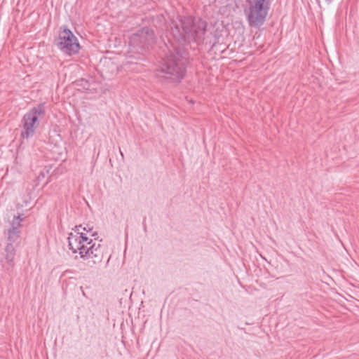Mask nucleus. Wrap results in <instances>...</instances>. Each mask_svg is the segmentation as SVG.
<instances>
[{
  "mask_svg": "<svg viewBox=\"0 0 359 359\" xmlns=\"http://www.w3.org/2000/svg\"><path fill=\"white\" fill-rule=\"evenodd\" d=\"M172 25L170 33L179 42L211 43L208 41L207 22L201 18L179 16Z\"/></svg>",
  "mask_w": 359,
  "mask_h": 359,
  "instance_id": "1",
  "label": "nucleus"
},
{
  "mask_svg": "<svg viewBox=\"0 0 359 359\" xmlns=\"http://www.w3.org/2000/svg\"><path fill=\"white\" fill-rule=\"evenodd\" d=\"M188 62V53L183 48H175L163 59L158 71L167 79L180 81L185 76Z\"/></svg>",
  "mask_w": 359,
  "mask_h": 359,
  "instance_id": "2",
  "label": "nucleus"
},
{
  "mask_svg": "<svg viewBox=\"0 0 359 359\" xmlns=\"http://www.w3.org/2000/svg\"><path fill=\"white\" fill-rule=\"evenodd\" d=\"M68 246L73 253L79 252L83 259H92L94 264L102 262L103 248L100 243L93 242L86 233H70L68 236Z\"/></svg>",
  "mask_w": 359,
  "mask_h": 359,
  "instance_id": "3",
  "label": "nucleus"
},
{
  "mask_svg": "<svg viewBox=\"0 0 359 359\" xmlns=\"http://www.w3.org/2000/svg\"><path fill=\"white\" fill-rule=\"evenodd\" d=\"M154 32L149 27H143L133 33L129 39V51L128 63H137L136 60H143V53L148 48L149 46L154 42Z\"/></svg>",
  "mask_w": 359,
  "mask_h": 359,
  "instance_id": "4",
  "label": "nucleus"
},
{
  "mask_svg": "<svg viewBox=\"0 0 359 359\" xmlns=\"http://www.w3.org/2000/svg\"><path fill=\"white\" fill-rule=\"evenodd\" d=\"M244 14L251 27L259 28L265 21L270 8L269 0H248Z\"/></svg>",
  "mask_w": 359,
  "mask_h": 359,
  "instance_id": "5",
  "label": "nucleus"
},
{
  "mask_svg": "<svg viewBox=\"0 0 359 359\" xmlns=\"http://www.w3.org/2000/svg\"><path fill=\"white\" fill-rule=\"evenodd\" d=\"M45 103H41L31 109L23 116L21 121V138L27 140L34 136L37 128L38 120L43 118L45 116Z\"/></svg>",
  "mask_w": 359,
  "mask_h": 359,
  "instance_id": "6",
  "label": "nucleus"
},
{
  "mask_svg": "<svg viewBox=\"0 0 359 359\" xmlns=\"http://www.w3.org/2000/svg\"><path fill=\"white\" fill-rule=\"evenodd\" d=\"M57 46L69 55L77 53L80 48L76 37L67 27L60 32Z\"/></svg>",
  "mask_w": 359,
  "mask_h": 359,
  "instance_id": "7",
  "label": "nucleus"
},
{
  "mask_svg": "<svg viewBox=\"0 0 359 359\" xmlns=\"http://www.w3.org/2000/svg\"><path fill=\"white\" fill-rule=\"evenodd\" d=\"M15 256V248L12 243H7L2 252L0 253V262L2 264H11Z\"/></svg>",
  "mask_w": 359,
  "mask_h": 359,
  "instance_id": "8",
  "label": "nucleus"
},
{
  "mask_svg": "<svg viewBox=\"0 0 359 359\" xmlns=\"http://www.w3.org/2000/svg\"><path fill=\"white\" fill-rule=\"evenodd\" d=\"M73 230L74 231V233H77V232L83 233L86 234V236H88V234H89L90 236L93 237L95 240L97 239V233L95 231H93V226L90 224H86L84 225V226H83V225L81 224L79 226H75Z\"/></svg>",
  "mask_w": 359,
  "mask_h": 359,
  "instance_id": "9",
  "label": "nucleus"
},
{
  "mask_svg": "<svg viewBox=\"0 0 359 359\" xmlns=\"http://www.w3.org/2000/svg\"><path fill=\"white\" fill-rule=\"evenodd\" d=\"M20 236V231L14 229L8 230V243H12L13 244L18 241Z\"/></svg>",
  "mask_w": 359,
  "mask_h": 359,
  "instance_id": "10",
  "label": "nucleus"
},
{
  "mask_svg": "<svg viewBox=\"0 0 359 359\" xmlns=\"http://www.w3.org/2000/svg\"><path fill=\"white\" fill-rule=\"evenodd\" d=\"M23 221V218L21 217V215L15 216L13 221L11 223V227L9 229H14L17 231H20V227L21 226L20 223Z\"/></svg>",
  "mask_w": 359,
  "mask_h": 359,
  "instance_id": "11",
  "label": "nucleus"
},
{
  "mask_svg": "<svg viewBox=\"0 0 359 359\" xmlns=\"http://www.w3.org/2000/svg\"><path fill=\"white\" fill-rule=\"evenodd\" d=\"M326 1H332L333 0H325Z\"/></svg>",
  "mask_w": 359,
  "mask_h": 359,
  "instance_id": "12",
  "label": "nucleus"
}]
</instances>
